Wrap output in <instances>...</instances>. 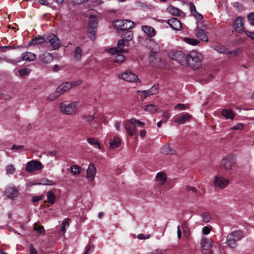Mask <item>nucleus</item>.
Masks as SVG:
<instances>
[{
    "label": "nucleus",
    "mask_w": 254,
    "mask_h": 254,
    "mask_svg": "<svg viewBox=\"0 0 254 254\" xmlns=\"http://www.w3.org/2000/svg\"><path fill=\"white\" fill-rule=\"evenodd\" d=\"M141 109L150 113H155L157 111V108L153 104H149L142 106Z\"/></svg>",
    "instance_id": "nucleus-32"
},
{
    "label": "nucleus",
    "mask_w": 254,
    "mask_h": 254,
    "mask_svg": "<svg viewBox=\"0 0 254 254\" xmlns=\"http://www.w3.org/2000/svg\"><path fill=\"white\" fill-rule=\"evenodd\" d=\"M134 123L135 124V126L137 125L139 127H142L144 126L145 124L144 123L140 121L139 120H138L135 118H134Z\"/></svg>",
    "instance_id": "nucleus-57"
},
{
    "label": "nucleus",
    "mask_w": 254,
    "mask_h": 254,
    "mask_svg": "<svg viewBox=\"0 0 254 254\" xmlns=\"http://www.w3.org/2000/svg\"><path fill=\"white\" fill-rule=\"evenodd\" d=\"M88 37L91 40L94 41L96 38V29L88 28L87 31Z\"/></svg>",
    "instance_id": "nucleus-40"
},
{
    "label": "nucleus",
    "mask_w": 254,
    "mask_h": 254,
    "mask_svg": "<svg viewBox=\"0 0 254 254\" xmlns=\"http://www.w3.org/2000/svg\"><path fill=\"white\" fill-rule=\"evenodd\" d=\"M203 221L205 222H208L211 219V215L208 212H204L202 214Z\"/></svg>",
    "instance_id": "nucleus-48"
},
{
    "label": "nucleus",
    "mask_w": 254,
    "mask_h": 254,
    "mask_svg": "<svg viewBox=\"0 0 254 254\" xmlns=\"http://www.w3.org/2000/svg\"><path fill=\"white\" fill-rule=\"evenodd\" d=\"M169 57L177 61L182 64L186 63V57L185 54L181 51H173L168 53Z\"/></svg>",
    "instance_id": "nucleus-7"
},
{
    "label": "nucleus",
    "mask_w": 254,
    "mask_h": 254,
    "mask_svg": "<svg viewBox=\"0 0 254 254\" xmlns=\"http://www.w3.org/2000/svg\"><path fill=\"white\" fill-rule=\"evenodd\" d=\"M184 41L187 44L192 46H196L198 45L199 41L195 39L190 38H184Z\"/></svg>",
    "instance_id": "nucleus-38"
},
{
    "label": "nucleus",
    "mask_w": 254,
    "mask_h": 254,
    "mask_svg": "<svg viewBox=\"0 0 254 254\" xmlns=\"http://www.w3.org/2000/svg\"><path fill=\"white\" fill-rule=\"evenodd\" d=\"M96 172L95 165L92 163L90 164L86 171V178L91 181H93L95 178Z\"/></svg>",
    "instance_id": "nucleus-15"
},
{
    "label": "nucleus",
    "mask_w": 254,
    "mask_h": 254,
    "mask_svg": "<svg viewBox=\"0 0 254 254\" xmlns=\"http://www.w3.org/2000/svg\"><path fill=\"white\" fill-rule=\"evenodd\" d=\"M221 114L226 119H233L235 117V114L230 109H224L222 110Z\"/></svg>",
    "instance_id": "nucleus-26"
},
{
    "label": "nucleus",
    "mask_w": 254,
    "mask_h": 254,
    "mask_svg": "<svg viewBox=\"0 0 254 254\" xmlns=\"http://www.w3.org/2000/svg\"><path fill=\"white\" fill-rule=\"evenodd\" d=\"M46 43L49 44L48 47L51 48L50 51L58 50L62 44L60 39L54 34L46 35Z\"/></svg>",
    "instance_id": "nucleus-5"
},
{
    "label": "nucleus",
    "mask_w": 254,
    "mask_h": 254,
    "mask_svg": "<svg viewBox=\"0 0 254 254\" xmlns=\"http://www.w3.org/2000/svg\"><path fill=\"white\" fill-rule=\"evenodd\" d=\"M118 77L120 79L129 82L136 83L140 82V80L137 75L128 69L123 73L118 74Z\"/></svg>",
    "instance_id": "nucleus-6"
},
{
    "label": "nucleus",
    "mask_w": 254,
    "mask_h": 254,
    "mask_svg": "<svg viewBox=\"0 0 254 254\" xmlns=\"http://www.w3.org/2000/svg\"><path fill=\"white\" fill-rule=\"evenodd\" d=\"M82 55V51L81 49L77 46L75 48L74 51V58L76 61H80Z\"/></svg>",
    "instance_id": "nucleus-31"
},
{
    "label": "nucleus",
    "mask_w": 254,
    "mask_h": 254,
    "mask_svg": "<svg viewBox=\"0 0 254 254\" xmlns=\"http://www.w3.org/2000/svg\"><path fill=\"white\" fill-rule=\"evenodd\" d=\"M83 119L87 122H92L94 120V116L93 115L84 116Z\"/></svg>",
    "instance_id": "nucleus-54"
},
{
    "label": "nucleus",
    "mask_w": 254,
    "mask_h": 254,
    "mask_svg": "<svg viewBox=\"0 0 254 254\" xmlns=\"http://www.w3.org/2000/svg\"><path fill=\"white\" fill-rule=\"evenodd\" d=\"M192 118V116L189 113H183L174 120V122L178 125L184 124L186 122L190 121Z\"/></svg>",
    "instance_id": "nucleus-11"
},
{
    "label": "nucleus",
    "mask_w": 254,
    "mask_h": 254,
    "mask_svg": "<svg viewBox=\"0 0 254 254\" xmlns=\"http://www.w3.org/2000/svg\"><path fill=\"white\" fill-rule=\"evenodd\" d=\"M88 0H73V2L75 4H82L86 2H87Z\"/></svg>",
    "instance_id": "nucleus-61"
},
{
    "label": "nucleus",
    "mask_w": 254,
    "mask_h": 254,
    "mask_svg": "<svg viewBox=\"0 0 254 254\" xmlns=\"http://www.w3.org/2000/svg\"><path fill=\"white\" fill-rule=\"evenodd\" d=\"M5 171L7 175H12L15 171V168L12 164H9L6 166Z\"/></svg>",
    "instance_id": "nucleus-41"
},
{
    "label": "nucleus",
    "mask_w": 254,
    "mask_h": 254,
    "mask_svg": "<svg viewBox=\"0 0 254 254\" xmlns=\"http://www.w3.org/2000/svg\"><path fill=\"white\" fill-rule=\"evenodd\" d=\"M168 11L175 15H180L182 12V11L179 10L178 8L174 7L172 5H170L167 8Z\"/></svg>",
    "instance_id": "nucleus-35"
},
{
    "label": "nucleus",
    "mask_w": 254,
    "mask_h": 254,
    "mask_svg": "<svg viewBox=\"0 0 254 254\" xmlns=\"http://www.w3.org/2000/svg\"><path fill=\"white\" fill-rule=\"evenodd\" d=\"M155 179L157 185L161 186L165 184L167 178L166 174L164 172H160L156 174Z\"/></svg>",
    "instance_id": "nucleus-17"
},
{
    "label": "nucleus",
    "mask_w": 254,
    "mask_h": 254,
    "mask_svg": "<svg viewBox=\"0 0 254 254\" xmlns=\"http://www.w3.org/2000/svg\"><path fill=\"white\" fill-rule=\"evenodd\" d=\"M108 52L111 54H117L119 52V50L118 48H110L108 50Z\"/></svg>",
    "instance_id": "nucleus-56"
},
{
    "label": "nucleus",
    "mask_w": 254,
    "mask_h": 254,
    "mask_svg": "<svg viewBox=\"0 0 254 254\" xmlns=\"http://www.w3.org/2000/svg\"><path fill=\"white\" fill-rule=\"evenodd\" d=\"M236 159L233 155H228L223 159L220 165L229 173L232 174L236 164Z\"/></svg>",
    "instance_id": "nucleus-2"
},
{
    "label": "nucleus",
    "mask_w": 254,
    "mask_h": 254,
    "mask_svg": "<svg viewBox=\"0 0 254 254\" xmlns=\"http://www.w3.org/2000/svg\"><path fill=\"white\" fill-rule=\"evenodd\" d=\"M42 163L38 160H31L27 163L25 170L27 172L32 173L35 171L41 170L43 168Z\"/></svg>",
    "instance_id": "nucleus-9"
},
{
    "label": "nucleus",
    "mask_w": 254,
    "mask_h": 254,
    "mask_svg": "<svg viewBox=\"0 0 254 254\" xmlns=\"http://www.w3.org/2000/svg\"><path fill=\"white\" fill-rule=\"evenodd\" d=\"M210 232V229L207 226L204 227L202 229V232L204 235L208 234Z\"/></svg>",
    "instance_id": "nucleus-63"
},
{
    "label": "nucleus",
    "mask_w": 254,
    "mask_h": 254,
    "mask_svg": "<svg viewBox=\"0 0 254 254\" xmlns=\"http://www.w3.org/2000/svg\"><path fill=\"white\" fill-rule=\"evenodd\" d=\"M72 88L70 82H66L61 84L57 89L58 92L60 93V95L63 93L69 90Z\"/></svg>",
    "instance_id": "nucleus-19"
},
{
    "label": "nucleus",
    "mask_w": 254,
    "mask_h": 254,
    "mask_svg": "<svg viewBox=\"0 0 254 254\" xmlns=\"http://www.w3.org/2000/svg\"><path fill=\"white\" fill-rule=\"evenodd\" d=\"M196 36L197 38H199L203 41L207 42L208 41V38L207 36V34L205 33L204 30L202 29H198L197 30Z\"/></svg>",
    "instance_id": "nucleus-28"
},
{
    "label": "nucleus",
    "mask_w": 254,
    "mask_h": 254,
    "mask_svg": "<svg viewBox=\"0 0 254 254\" xmlns=\"http://www.w3.org/2000/svg\"><path fill=\"white\" fill-rule=\"evenodd\" d=\"M87 141L90 144H91L93 146H96L97 147H98L99 149L101 148V146H100L99 142L93 138H92V137L88 138L87 139Z\"/></svg>",
    "instance_id": "nucleus-42"
},
{
    "label": "nucleus",
    "mask_w": 254,
    "mask_h": 254,
    "mask_svg": "<svg viewBox=\"0 0 254 254\" xmlns=\"http://www.w3.org/2000/svg\"><path fill=\"white\" fill-rule=\"evenodd\" d=\"M233 27L237 32H243L244 30L243 19L241 17H237L233 23Z\"/></svg>",
    "instance_id": "nucleus-13"
},
{
    "label": "nucleus",
    "mask_w": 254,
    "mask_h": 254,
    "mask_svg": "<svg viewBox=\"0 0 254 254\" xmlns=\"http://www.w3.org/2000/svg\"><path fill=\"white\" fill-rule=\"evenodd\" d=\"M81 83H82V81L81 80L79 79L76 81H73L72 82H70V84H71V85L72 86V88L74 87L79 86V85L81 84Z\"/></svg>",
    "instance_id": "nucleus-58"
},
{
    "label": "nucleus",
    "mask_w": 254,
    "mask_h": 254,
    "mask_svg": "<svg viewBox=\"0 0 254 254\" xmlns=\"http://www.w3.org/2000/svg\"><path fill=\"white\" fill-rule=\"evenodd\" d=\"M170 117V114L167 111L163 112L162 117L164 120L165 122H166Z\"/></svg>",
    "instance_id": "nucleus-55"
},
{
    "label": "nucleus",
    "mask_w": 254,
    "mask_h": 254,
    "mask_svg": "<svg viewBox=\"0 0 254 254\" xmlns=\"http://www.w3.org/2000/svg\"><path fill=\"white\" fill-rule=\"evenodd\" d=\"M181 228L184 234H188L189 232V226L187 221H183L181 224Z\"/></svg>",
    "instance_id": "nucleus-45"
},
{
    "label": "nucleus",
    "mask_w": 254,
    "mask_h": 254,
    "mask_svg": "<svg viewBox=\"0 0 254 254\" xmlns=\"http://www.w3.org/2000/svg\"><path fill=\"white\" fill-rule=\"evenodd\" d=\"M244 127V125L242 123H238L233 126V127H231V129H235V130H241Z\"/></svg>",
    "instance_id": "nucleus-52"
},
{
    "label": "nucleus",
    "mask_w": 254,
    "mask_h": 254,
    "mask_svg": "<svg viewBox=\"0 0 254 254\" xmlns=\"http://www.w3.org/2000/svg\"><path fill=\"white\" fill-rule=\"evenodd\" d=\"M121 37L127 42L130 41L133 37V33L130 30L124 31L121 34Z\"/></svg>",
    "instance_id": "nucleus-29"
},
{
    "label": "nucleus",
    "mask_w": 254,
    "mask_h": 254,
    "mask_svg": "<svg viewBox=\"0 0 254 254\" xmlns=\"http://www.w3.org/2000/svg\"><path fill=\"white\" fill-rule=\"evenodd\" d=\"M245 33L247 36L254 40V32H250L249 31H245Z\"/></svg>",
    "instance_id": "nucleus-62"
},
{
    "label": "nucleus",
    "mask_w": 254,
    "mask_h": 254,
    "mask_svg": "<svg viewBox=\"0 0 254 254\" xmlns=\"http://www.w3.org/2000/svg\"><path fill=\"white\" fill-rule=\"evenodd\" d=\"M121 143V140L119 137L115 136L113 139L110 140V148L114 149L120 146Z\"/></svg>",
    "instance_id": "nucleus-23"
},
{
    "label": "nucleus",
    "mask_w": 254,
    "mask_h": 254,
    "mask_svg": "<svg viewBox=\"0 0 254 254\" xmlns=\"http://www.w3.org/2000/svg\"><path fill=\"white\" fill-rule=\"evenodd\" d=\"M48 202L53 204L55 203L56 196L54 193L52 191H49L47 194Z\"/></svg>",
    "instance_id": "nucleus-37"
},
{
    "label": "nucleus",
    "mask_w": 254,
    "mask_h": 254,
    "mask_svg": "<svg viewBox=\"0 0 254 254\" xmlns=\"http://www.w3.org/2000/svg\"><path fill=\"white\" fill-rule=\"evenodd\" d=\"M125 42H127L126 40L123 39L118 41L117 48L119 50V52H127V51L123 50V48L125 45Z\"/></svg>",
    "instance_id": "nucleus-44"
},
{
    "label": "nucleus",
    "mask_w": 254,
    "mask_h": 254,
    "mask_svg": "<svg viewBox=\"0 0 254 254\" xmlns=\"http://www.w3.org/2000/svg\"><path fill=\"white\" fill-rule=\"evenodd\" d=\"M98 26V21L95 16H91L89 19V28L96 29Z\"/></svg>",
    "instance_id": "nucleus-33"
},
{
    "label": "nucleus",
    "mask_w": 254,
    "mask_h": 254,
    "mask_svg": "<svg viewBox=\"0 0 254 254\" xmlns=\"http://www.w3.org/2000/svg\"><path fill=\"white\" fill-rule=\"evenodd\" d=\"M203 59V55L196 51H190L186 57V63L190 65H197L200 63Z\"/></svg>",
    "instance_id": "nucleus-4"
},
{
    "label": "nucleus",
    "mask_w": 254,
    "mask_h": 254,
    "mask_svg": "<svg viewBox=\"0 0 254 254\" xmlns=\"http://www.w3.org/2000/svg\"><path fill=\"white\" fill-rule=\"evenodd\" d=\"M41 184L47 186H53L56 185V183L54 181L48 179L43 181V183Z\"/></svg>",
    "instance_id": "nucleus-53"
},
{
    "label": "nucleus",
    "mask_w": 254,
    "mask_h": 254,
    "mask_svg": "<svg viewBox=\"0 0 254 254\" xmlns=\"http://www.w3.org/2000/svg\"><path fill=\"white\" fill-rule=\"evenodd\" d=\"M188 108V107L185 104H178L175 106V109L179 110H185Z\"/></svg>",
    "instance_id": "nucleus-50"
},
{
    "label": "nucleus",
    "mask_w": 254,
    "mask_h": 254,
    "mask_svg": "<svg viewBox=\"0 0 254 254\" xmlns=\"http://www.w3.org/2000/svg\"><path fill=\"white\" fill-rule=\"evenodd\" d=\"M124 20H117L115 21L113 23V25L114 27L117 30H122V27L124 25Z\"/></svg>",
    "instance_id": "nucleus-39"
},
{
    "label": "nucleus",
    "mask_w": 254,
    "mask_h": 254,
    "mask_svg": "<svg viewBox=\"0 0 254 254\" xmlns=\"http://www.w3.org/2000/svg\"><path fill=\"white\" fill-rule=\"evenodd\" d=\"M161 152L165 154H175L176 153V150L171 146L169 143L164 145L162 147Z\"/></svg>",
    "instance_id": "nucleus-21"
},
{
    "label": "nucleus",
    "mask_w": 254,
    "mask_h": 254,
    "mask_svg": "<svg viewBox=\"0 0 254 254\" xmlns=\"http://www.w3.org/2000/svg\"><path fill=\"white\" fill-rule=\"evenodd\" d=\"M248 20L252 25L254 26V12H251L248 15Z\"/></svg>",
    "instance_id": "nucleus-51"
},
{
    "label": "nucleus",
    "mask_w": 254,
    "mask_h": 254,
    "mask_svg": "<svg viewBox=\"0 0 254 254\" xmlns=\"http://www.w3.org/2000/svg\"><path fill=\"white\" fill-rule=\"evenodd\" d=\"M201 247L203 250H209L213 245V242L211 239L203 238L201 240Z\"/></svg>",
    "instance_id": "nucleus-18"
},
{
    "label": "nucleus",
    "mask_w": 254,
    "mask_h": 254,
    "mask_svg": "<svg viewBox=\"0 0 254 254\" xmlns=\"http://www.w3.org/2000/svg\"><path fill=\"white\" fill-rule=\"evenodd\" d=\"M142 29L148 37H152L155 35V30L151 26L144 25L142 27Z\"/></svg>",
    "instance_id": "nucleus-22"
},
{
    "label": "nucleus",
    "mask_w": 254,
    "mask_h": 254,
    "mask_svg": "<svg viewBox=\"0 0 254 254\" xmlns=\"http://www.w3.org/2000/svg\"><path fill=\"white\" fill-rule=\"evenodd\" d=\"M34 229L39 234H41L44 231V227L42 226H39L37 224L34 225Z\"/></svg>",
    "instance_id": "nucleus-49"
},
{
    "label": "nucleus",
    "mask_w": 254,
    "mask_h": 254,
    "mask_svg": "<svg viewBox=\"0 0 254 254\" xmlns=\"http://www.w3.org/2000/svg\"><path fill=\"white\" fill-rule=\"evenodd\" d=\"M167 23L172 29L175 30H180L182 29L181 22L176 18L169 19Z\"/></svg>",
    "instance_id": "nucleus-14"
},
{
    "label": "nucleus",
    "mask_w": 254,
    "mask_h": 254,
    "mask_svg": "<svg viewBox=\"0 0 254 254\" xmlns=\"http://www.w3.org/2000/svg\"><path fill=\"white\" fill-rule=\"evenodd\" d=\"M19 75L21 76H24L29 74L31 72V69L29 68H23L18 70Z\"/></svg>",
    "instance_id": "nucleus-43"
},
{
    "label": "nucleus",
    "mask_w": 254,
    "mask_h": 254,
    "mask_svg": "<svg viewBox=\"0 0 254 254\" xmlns=\"http://www.w3.org/2000/svg\"><path fill=\"white\" fill-rule=\"evenodd\" d=\"M159 85L155 84L150 89L148 90L138 91V92L140 93L147 94L149 96L156 94L158 90Z\"/></svg>",
    "instance_id": "nucleus-24"
},
{
    "label": "nucleus",
    "mask_w": 254,
    "mask_h": 254,
    "mask_svg": "<svg viewBox=\"0 0 254 254\" xmlns=\"http://www.w3.org/2000/svg\"><path fill=\"white\" fill-rule=\"evenodd\" d=\"M213 183L215 187L223 189L228 185L229 181L222 176H217L215 177Z\"/></svg>",
    "instance_id": "nucleus-10"
},
{
    "label": "nucleus",
    "mask_w": 254,
    "mask_h": 254,
    "mask_svg": "<svg viewBox=\"0 0 254 254\" xmlns=\"http://www.w3.org/2000/svg\"><path fill=\"white\" fill-rule=\"evenodd\" d=\"M4 192L6 196L12 200L15 199L18 194L17 189L14 187L7 188Z\"/></svg>",
    "instance_id": "nucleus-12"
},
{
    "label": "nucleus",
    "mask_w": 254,
    "mask_h": 254,
    "mask_svg": "<svg viewBox=\"0 0 254 254\" xmlns=\"http://www.w3.org/2000/svg\"><path fill=\"white\" fill-rule=\"evenodd\" d=\"M213 49L220 53L225 54H232V52L229 50V49L224 46L216 45L213 46Z\"/></svg>",
    "instance_id": "nucleus-25"
},
{
    "label": "nucleus",
    "mask_w": 254,
    "mask_h": 254,
    "mask_svg": "<svg viewBox=\"0 0 254 254\" xmlns=\"http://www.w3.org/2000/svg\"><path fill=\"white\" fill-rule=\"evenodd\" d=\"M71 172L74 175H77L80 173V169L77 165H73L71 167Z\"/></svg>",
    "instance_id": "nucleus-47"
},
{
    "label": "nucleus",
    "mask_w": 254,
    "mask_h": 254,
    "mask_svg": "<svg viewBox=\"0 0 254 254\" xmlns=\"http://www.w3.org/2000/svg\"><path fill=\"white\" fill-rule=\"evenodd\" d=\"M44 42L46 43V36L42 37L41 36H37L29 42L30 45H36L42 44Z\"/></svg>",
    "instance_id": "nucleus-27"
},
{
    "label": "nucleus",
    "mask_w": 254,
    "mask_h": 254,
    "mask_svg": "<svg viewBox=\"0 0 254 254\" xmlns=\"http://www.w3.org/2000/svg\"><path fill=\"white\" fill-rule=\"evenodd\" d=\"M186 190L189 191H192L193 193L196 192V189L192 186H187L186 187Z\"/></svg>",
    "instance_id": "nucleus-60"
},
{
    "label": "nucleus",
    "mask_w": 254,
    "mask_h": 254,
    "mask_svg": "<svg viewBox=\"0 0 254 254\" xmlns=\"http://www.w3.org/2000/svg\"><path fill=\"white\" fill-rule=\"evenodd\" d=\"M70 219L69 218L65 219L62 223L61 232H62L63 235H64L66 231V229L68 228L69 226V221Z\"/></svg>",
    "instance_id": "nucleus-34"
},
{
    "label": "nucleus",
    "mask_w": 254,
    "mask_h": 254,
    "mask_svg": "<svg viewBox=\"0 0 254 254\" xmlns=\"http://www.w3.org/2000/svg\"><path fill=\"white\" fill-rule=\"evenodd\" d=\"M30 254H37V252L35 250L32 244H31L29 246Z\"/></svg>",
    "instance_id": "nucleus-59"
},
{
    "label": "nucleus",
    "mask_w": 254,
    "mask_h": 254,
    "mask_svg": "<svg viewBox=\"0 0 254 254\" xmlns=\"http://www.w3.org/2000/svg\"><path fill=\"white\" fill-rule=\"evenodd\" d=\"M43 196L42 195H39V196H35L33 197L32 200L34 202H38L40 200H41L42 199Z\"/></svg>",
    "instance_id": "nucleus-64"
},
{
    "label": "nucleus",
    "mask_w": 254,
    "mask_h": 254,
    "mask_svg": "<svg viewBox=\"0 0 254 254\" xmlns=\"http://www.w3.org/2000/svg\"><path fill=\"white\" fill-rule=\"evenodd\" d=\"M124 126L128 135L132 136L136 134V130L134 118L127 120L124 123Z\"/></svg>",
    "instance_id": "nucleus-8"
},
{
    "label": "nucleus",
    "mask_w": 254,
    "mask_h": 254,
    "mask_svg": "<svg viewBox=\"0 0 254 254\" xmlns=\"http://www.w3.org/2000/svg\"><path fill=\"white\" fill-rule=\"evenodd\" d=\"M124 25L122 27V30H129L134 26V23L130 20H124Z\"/></svg>",
    "instance_id": "nucleus-30"
},
{
    "label": "nucleus",
    "mask_w": 254,
    "mask_h": 254,
    "mask_svg": "<svg viewBox=\"0 0 254 254\" xmlns=\"http://www.w3.org/2000/svg\"><path fill=\"white\" fill-rule=\"evenodd\" d=\"M39 59L42 63L47 64L53 60V56L49 52H45L39 56Z\"/></svg>",
    "instance_id": "nucleus-16"
},
{
    "label": "nucleus",
    "mask_w": 254,
    "mask_h": 254,
    "mask_svg": "<svg viewBox=\"0 0 254 254\" xmlns=\"http://www.w3.org/2000/svg\"><path fill=\"white\" fill-rule=\"evenodd\" d=\"M243 236L241 231H233L227 235L226 243L228 247L235 248L237 246V242L240 240Z\"/></svg>",
    "instance_id": "nucleus-3"
},
{
    "label": "nucleus",
    "mask_w": 254,
    "mask_h": 254,
    "mask_svg": "<svg viewBox=\"0 0 254 254\" xmlns=\"http://www.w3.org/2000/svg\"><path fill=\"white\" fill-rule=\"evenodd\" d=\"M60 93H59L57 90L55 92L51 94L47 97V100L49 101H53L56 99L57 97L60 96Z\"/></svg>",
    "instance_id": "nucleus-46"
},
{
    "label": "nucleus",
    "mask_w": 254,
    "mask_h": 254,
    "mask_svg": "<svg viewBox=\"0 0 254 254\" xmlns=\"http://www.w3.org/2000/svg\"><path fill=\"white\" fill-rule=\"evenodd\" d=\"M35 54L29 52H25L21 55V58L23 61H33L36 59Z\"/></svg>",
    "instance_id": "nucleus-20"
},
{
    "label": "nucleus",
    "mask_w": 254,
    "mask_h": 254,
    "mask_svg": "<svg viewBox=\"0 0 254 254\" xmlns=\"http://www.w3.org/2000/svg\"><path fill=\"white\" fill-rule=\"evenodd\" d=\"M79 104L78 101L66 104L61 103L60 106V112L66 115H75L77 112V107Z\"/></svg>",
    "instance_id": "nucleus-1"
},
{
    "label": "nucleus",
    "mask_w": 254,
    "mask_h": 254,
    "mask_svg": "<svg viewBox=\"0 0 254 254\" xmlns=\"http://www.w3.org/2000/svg\"><path fill=\"white\" fill-rule=\"evenodd\" d=\"M121 52H119V53H118L116 57L113 59V62L121 64L125 61V58L123 55L121 54Z\"/></svg>",
    "instance_id": "nucleus-36"
}]
</instances>
